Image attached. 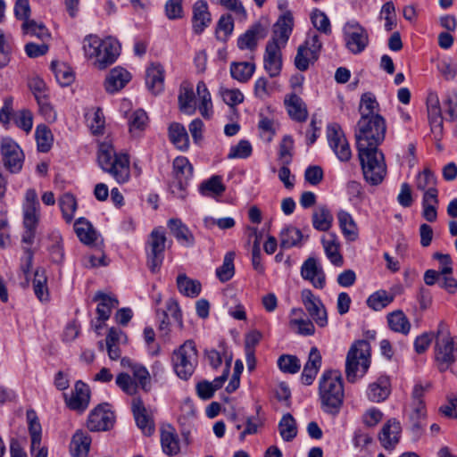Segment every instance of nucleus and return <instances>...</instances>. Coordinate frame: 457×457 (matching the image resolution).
Instances as JSON below:
<instances>
[{
	"label": "nucleus",
	"mask_w": 457,
	"mask_h": 457,
	"mask_svg": "<svg viewBox=\"0 0 457 457\" xmlns=\"http://www.w3.org/2000/svg\"><path fill=\"white\" fill-rule=\"evenodd\" d=\"M97 162L103 171L110 174L119 184L127 183L130 179L129 157L124 153H116L110 141L98 145Z\"/></svg>",
	"instance_id": "f257e3e1"
},
{
	"label": "nucleus",
	"mask_w": 457,
	"mask_h": 457,
	"mask_svg": "<svg viewBox=\"0 0 457 457\" xmlns=\"http://www.w3.org/2000/svg\"><path fill=\"white\" fill-rule=\"evenodd\" d=\"M319 395L324 412L337 415L344 401L342 376L338 370L325 371L319 382Z\"/></svg>",
	"instance_id": "f03ea898"
},
{
	"label": "nucleus",
	"mask_w": 457,
	"mask_h": 457,
	"mask_svg": "<svg viewBox=\"0 0 457 457\" xmlns=\"http://www.w3.org/2000/svg\"><path fill=\"white\" fill-rule=\"evenodd\" d=\"M83 49L87 58L94 59L96 68L104 70L116 61L120 46L112 37L101 40L97 36L88 35L84 39Z\"/></svg>",
	"instance_id": "7ed1b4c3"
},
{
	"label": "nucleus",
	"mask_w": 457,
	"mask_h": 457,
	"mask_svg": "<svg viewBox=\"0 0 457 457\" xmlns=\"http://www.w3.org/2000/svg\"><path fill=\"white\" fill-rule=\"evenodd\" d=\"M378 146H357L363 177L372 186L379 185L386 174L385 156Z\"/></svg>",
	"instance_id": "20e7f679"
},
{
	"label": "nucleus",
	"mask_w": 457,
	"mask_h": 457,
	"mask_svg": "<svg viewBox=\"0 0 457 457\" xmlns=\"http://www.w3.org/2000/svg\"><path fill=\"white\" fill-rule=\"evenodd\" d=\"M386 120L382 116L363 114L357 122L355 139L357 146L380 145L385 140Z\"/></svg>",
	"instance_id": "39448f33"
},
{
	"label": "nucleus",
	"mask_w": 457,
	"mask_h": 457,
	"mask_svg": "<svg viewBox=\"0 0 457 457\" xmlns=\"http://www.w3.org/2000/svg\"><path fill=\"white\" fill-rule=\"evenodd\" d=\"M370 364V345L366 340H357L350 347L345 360V375L350 383L365 375Z\"/></svg>",
	"instance_id": "423d86ee"
},
{
	"label": "nucleus",
	"mask_w": 457,
	"mask_h": 457,
	"mask_svg": "<svg viewBox=\"0 0 457 457\" xmlns=\"http://www.w3.org/2000/svg\"><path fill=\"white\" fill-rule=\"evenodd\" d=\"M457 344L444 324L437 328L435 344V361L440 372H445L455 361Z\"/></svg>",
	"instance_id": "0eeeda50"
},
{
	"label": "nucleus",
	"mask_w": 457,
	"mask_h": 457,
	"mask_svg": "<svg viewBox=\"0 0 457 457\" xmlns=\"http://www.w3.org/2000/svg\"><path fill=\"white\" fill-rule=\"evenodd\" d=\"M198 363L197 350L192 340L186 341L172 354V365L175 373L181 379H188Z\"/></svg>",
	"instance_id": "6e6552de"
},
{
	"label": "nucleus",
	"mask_w": 457,
	"mask_h": 457,
	"mask_svg": "<svg viewBox=\"0 0 457 457\" xmlns=\"http://www.w3.org/2000/svg\"><path fill=\"white\" fill-rule=\"evenodd\" d=\"M193 177V166L188 159L179 156L173 161V179L170 185L171 193L180 199L187 196V187Z\"/></svg>",
	"instance_id": "1a4fd4ad"
},
{
	"label": "nucleus",
	"mask_w": 457,
	"mask_h": 457,
	"mask_svg": "<svg viewBox=\"0 0 457 457\" xmlns=\"http://www.w3.org/2000/svg\"><path fill=\"white\" fill-rule=\"evenodd\" d=\"M322 44L317 34H309L304 43L299 46L295 57V65L301 71L308 70L310 63L318 60Z\"/></svg>",
	"instance_id": "9d476101"
},
{
	"label": "nucleus",
	"mask_w": 457,
	"mask_h": 457,
	"mask_svg": "<svg viewBox=\"0 0 457 457\" xmlns=\"http://www.w3.org/2000/svg\"><path fill=\"white\" fill-rule=\"evenodd\" d=\"M0 153L4 166L11 173H19L23 166L24 154L20 145L11 137H3L0 141Z\"/></svg>",
	"instance_id": "9b49d317"
},
{
	"label": "nucleus",
	"mask_w": 457,
	"mask_h": 457,
	"mask_svg": "<svg viewBox=\"0 0 457 457\" xmlns=\"http://www.w3.org/2000/svg\"><path fill=\"white\" fill-rule=\"evenodd\" d=\"M343 33L345 46L353 54L362 53L369 45L367 30L356 21L346 22Z\"/></svg>",
	"instance_id": "f8f14e48"
},
{
	"label": "nucleus",
	"mask_w": 457,
	"mask_h": 457,
	"mask_svg": "<svg viewBox=\"0 0 457 457\" xmlns=\"http://www.w3.org/2000/svg\"><path fill=\"white\" fill-rule=\"evenodd\" d=\"M166 244V236L162 228H154L147 242L149 251L147 252V264L150 270L155 273L159 270L163 259Z\"/></svg>",
	"instance_id": "ddd939ff"
},
{
	"label": "nucleus",
	"mask_w": 457,
	"mask_h": 457,
	"mask_svg": "<svg viewBox=\"0 0 457 457\" xmlns=\"http://www.w3.org/2000/svg\"><path fill=\"white\" fill-rule=\"evenodd\" d=\"M327 137L328 144L337 157L341 162H347L352 157V152L345 136L337 124H331L328 127Z\"/></svg>",
	"instance_id": "4468645a"
},
{
	"label": "nucleus",
	"mask_w": 457,
	"mask_h": 457,
	"mask_svg": "<svg viewBox=\"0 0 457 457\" xmlns=\"http://www.w3.org/2000/svg\"><path fill=\"white\" fill-rule=\"evenodd\" d=\"M302 300L306 311L315 323L320 328L326 327L328 325V313L320 297L315 296L310 289H303L302 291Z\"/></svg>",
	"instance_id": "2eb2a0df"
},
{
	"label": "nucleus",
	"mask_w": 457,
	"mask_h": 457,
	"mask_svg": "<svg viewBox=\"0 0 457 457\" xmlns=\"http://www.w3.org/2000/svg\"><path fill=\"white\" fill-rule=\"evenodd\" d=\"M131 411L137 428L145 436H151L155 430L153 411L147 410L140 397H134Z\"/></svg>",
	"instance_id": "dca6fc26"
},
{
	"label": "nucleus",
	"mask_w": 457,
	"mask_h": 457,
	"mask_svg": "<svg viewBox=\"0 0 457 457\" xmlns=\"http://www.w3.org/2000/svg\"><path fill=\"white\" fill-rule=\"evenodd\" d=\"M114 423V414L108 404H99L89 413L87 426L90 431H105Z\"/></svg>",
	"instance_id": "f3484780"
},
{
	"label": "nucleus",
	"mask_w": 457,
	"mask_h": 457,
	"mask_svg": "<svg viewBox=\"0 0 457 457\" xmlns=\"http://www.w3.org/2000/svg\"><path fill=\"white\" fill-rule=\"evenodd\" d=\"M428 119L436 139L443 135V116L439 98L436 93L429 92L427 96Z\"/></svg>",
	"instance_id": "a211bd4d"
},
{
	"label": "nucleus",
	"mask_w": 457,
	"mask_h": 457,
	"mask_svg": "<svg viewBox=\"0 0 457 457\" xmlns=\"http://www.w3.org/2000/svg\"><path fill=\"white\" fill-rule=\"evenodd\" d=\"M301 276L308 280L318 289H322L326 285V275L322 267L314 257H309L301 267Z\"/></svg>",
	"instance_id": "6ab92c4d"
},
{
	"label": "nucleus",
	"mask_w": 457,
	"mask_h": 457,
	"mask_svg": "<svg viewBox=\"0 0 457 457\" xmlns=\"http://www.w3.org/2000/svg\"><path fill=\"white\" fill-rule=\"evenodd\" d=\"M282 48L283 47L278 46L274 42H267L263 55V66L271 78L278 76L281 72Z\"/></svg>",
	"instance_id": "aec40b11"
},
{
	"label": "nucleus",
	"mask_w": 457,
	"mask_h": 457,
	"mask_svg": "<svg viewBox=\"0 0 457 457\" xmlns=\"http://www.w3.org/2000/svg\"><path fill=\"white\" fill-rule=\"evenodd\" d=\"M268 33V26L262 22H256L252 25L237 39V46L241 50L248 49L253 51L258 41L263 39Z\"/></svg>",
	"instance_id": "412c9836"
},
{
	"label": "nucleus",
	"mask_w": 457,
	"mask_h": 457,
	"mask_svg": "<svg viewBox=\"0 0 457 457\" xmlns=\"http://www.w3.org/2000/svg\"><path fill=\"white\" fill-rule=\"evenodd\" d=\"M402 432L400 422L396 419L388 420L378 434V440L381 445L386 450L395 449L399 443Z\"/></svg>",
	"instance_id": "4be33fe9"
},
{
	"label": "nucleus",
	"mask_w": 457,
	"mask_h": 457,
	"mask_svg": "<svg viewBox=\"0 0 457 457\" xmlns=\"http://www.w3.org/2000/svg\"><path fill=\"white\" fill-rule=\"evenodd\" d=\"M93 301L97 303L96 314L97 320L104 323L111 317L113 309L119 305V301L115 295L96 292L93 297Z\"/></svg>",
	"instance_id": "5701e85b"
},
{
	"label": "nucleus",
	"mask_w": 457,
	"mask_h": 457,
	"mask_svg": "<svg viewBox=\"0 0 457 457\" xmlns=\"http://www.w3.org/2000/svg\"><path fill=\"white\" fill-rule=\"evenodd\" d=\"M293 30V18L290 14L281 16L274 25L273 35L268 42H274L285 47Z\"/></svg>",
	"instance_id": "b1692460"
},
{
	"label": "nucleus",
	"mask_w": 457,
	"mask_h": 457,
	"mask_svg": "<svg viewBox=\"0 0 457 457\" xmlns=\"http://www.w3.org/2000/svg\"><path fill=\"white\" fill-rule=\"evenodd\" d=\"M131 79L130 73L122 67L117 66L110 71L104 81V88L113 94L122 89Z\"/></svg>",
	"instance_id": "393cba45"
},
{
	"label": "nucleus",
	"mask_w": 457,
	"mask_h": 457,
	"mask_svg": "<svg viewBox=\"0 0 457 457\" xmlns=\"http://www.w3.org/2000/svg\"><path fill=\"white\" fill-rule=\"evenodd\" d=\"M89 399L90 391L88 386L79 380L76 382L74 391L66 403L70 409L84 411L88 406Z\"/></svg>",
	"instance_id": "a878e982"
},
{
	"label": "nucleus",
	"mask_w": 457,
	"mask_h": 457,
	"mask_svg": "<svg viewBox=\"0 0 457 457\" xmlns=\"http://www.w3.org/2000/svg\"><path fill=\"white\" fill-rule=\"evenodd\" d=\"M284 104L290 118L297 122H304L308 118L305 103L296 94L286 96Z\"/></svg>",
	"instance_id": "bb28decb"
},
{
	"label": "nucleus",
	"mask_w": 457,
	"mask_h": 457,
	"mask_svg": "<svg viewBox=\"0 0 457 457\" xmlns=\"http://www.w3.org/2000/svg\"><path fill=\"white\" fill-rule=\"evenodd\" d=\"M211 14L205 1L198 0L193 6V30L195 34H201L211 23Z\"/></svg>",
	"instance_id": "cd10ccee"
},
{
	"label": "nucleus",
	"mask_w": 457,
	"mask_h": 457,
	"mask_svg": "<svg viewBox=\"0 0 457 457\" xmlns=\"http://www.w3.org/2000/svg\"><path fill=\"white\" fill-rule=\"evenodd\" d=\"M321 243L326 256L330 261V262L337 267H341L344 263V259L339 251L340 243L336 234L328 233L322 236Z\"/></svg>",
	"instance_id": "c85d7f7f"
},
{
	"label": "nucleus",
	"mask_w": 457,
	"mask_h": 457,
	"mask_svg": "<svg viewBox=\"0 0 457 457\" xmlns=\"http://www.w3.org/2000/svg\"><path fill=\"white\" fill-rule=\"evenodd\" d=\"M391 393L390 380L386 376L379 377L375 382L369 385L367 397L374 403L385 401Z\"/></svg>",
	"instance_id": "c756f323"
},
{
	"label": "nucleus",
	"mask_w": 457,
	"mask_h": 457,
	"mask_svg": "<svg viewBox=\"0 0 457 457\" xmlns=\"http://www.w3.org/2000/svg\"><path fill=\"white\" fill-rule=\"evenodd\" d=\"M145 84L154 95L163 89L164 69L160 63H152L146 70Z\"/></svg>",
	"instance_id": "7c9ffc66"
},
{
	"label": "nucleus",
	"mask_w": 457,
	"mask_h": 457,
	"mask_svg": "<svg viewBox=\"0 0 457 457\" xmlns=\"http://www.w3.org/2000/svg\"><path fill=\"white\" fill-rule=\"evenodd\" d=\"M91 441V437L87 432L77 430L72 436L70 445L71 457H87Z\"/></svg>",
	"instance_id": "2f4dec72"
},
{
	"label": "nucleus",
	"mask_w": 457,
	"mask_h": 457,
	"mask_svg": "<svg viewBox=\"0 0 457 457\" xmlns=\"http://www.w3.org/2000/svg\"><path fill=\"white\" fill-rule=\"evenodd\" d=\"M161 444L163 453L169 456L177 455L179 453V440L174 428L170 425L162 428Z\"/></svg>",
	"instance_id": "473e14b6"
},
{
	"label": "nucleus",
	"mask_w": 457,
	"mask_h": 457,
	"mask_svg": "<svg viewBox=\"0 0 457 457\" xmlns=\"http://www.w3.org/2000/svg\"><path fill=\"white\" fill-rule=\"evenodd\" d=\"M307 239L308 236L304 237L299 228L291 225L284 228L279 234L280 246L284 249L300 247Z\"/></svg>",
	"instance_id": "72a5a7b5"
},
{
	"label": "nucleus",
	"mask_w": 457,
	"mask_h": 457,
	"mask_svg": "<svg viewBox=\"0 0 457 457\" xmlns=\"http://www.w3.org/2000/svg\"><path fill=\"white\" fill-rule=\"evenodd\" d=\"M121 364L123 366L128 365L130 368L132 375L137 380V384L144 391H149L151 386V376L147 369L139 363H133L129 359H122Z\"/></svg>",
	"instance_id": "f704fd0d"
},
{
	"label": "nucleus",
	"mask_w": 457,
	"mask_h": 457,
	"mask_svg": "<svg viewBox=\"0 0 457 457\" xmlns=\"http://www.w3.org/2000/svg\"><path fill=\"white\" fill-rule=\"evenodd\" d=\"M168 227L171 234L183 245L191 246L194 244V236L189 228L179 219H170Z\"/></svg>",
	"instance_id": "c9c22d12"
},
{
	"label": "nucleus",
	"mask_w": 457,
	"mask_h": 457,
	"mask_svg": "<svg viewBox=\"0 0 457 457\" xmlns=\"http://www.w3.org/2000/svg\"><path fill=\"white\" fill-rule=\"evenodd\" d=\"M386 319L391 330L403 335L409 334L411 325L403 311L392 312L387 314Z\"/></svg>",
	"instance_id": "e433bc0d"
},
{
	"label": "nucleus",
	"mask_w": 457,
	"mask_h": 457,
	"mask_svg": "<svg viewBox=\"0 0 457 457\" xmlns=\"http://www.w3.org/2000/svg\"><path fill=\"white\" fill-rule=\"evenodd\" d=\"M74 230L79 239L85 245H91L96 239V232L85 218H79L74 223Z\"/></svg>",
	"instance_id": "4c0bfd02"
},
{
	"label": "nucleus",
	"mask_w": 457,
	"mask_h": 457,
	"mask_svg": "<svg viewBox=\"0 0 457 457\" xmlns=\"http://www.w3.org/2000/svg\"><path fill=\"white\" fill-rule=\"evenodd\" d=\"M169 137L176 147L184 151L189 146V137L185 127L178 122H173L169 127Z\"/></svg>",
	"instance_id": "58836bf2"
},
{
	"label": "nucleus",
	"mask_w": 457,
	"mask_h": 457,
	"mask_svg": "<svg viewBox=\"0 0 457 457\" xmlns=\"http://www.w3.org/2000/svg\"><path fill=\"white\" fill-rule=\"evenodd\" d=\"M312 226L319 231H328L333 222V215L324 205L319 206L312 213Z\"/></svg>",
	"instance_id": "ea45409f"
},
{
	"label": "nucleus",
	"mask_w": 457,
	"mask_h": 457,
	"mask_svg": "<svg viewBox=\"0 0 457 457\" xmlns=\"http://www.w3.org/2000/svg\"><path fill=\"white\" fill-rule=\"evenodd\" d=\"M179 104L180 110L189 115L195 112V93L188 84H182L179 88Z\"/></svg>",
	"instance_id": "a19ab883"
},
{
	"label": "nucleus",
	"mask_w": 457,
	"mask_h": 457,
	"mask_svg": "<svg viewBox=\"0 0 457 457\" xmlns=\"http://www.w3.org/2000/svg\"><path fill=\"white\" fill-rule=\"evenodd\" d=\"M255 71V64L250 62H232L230 64L231 77L242 83L247 82Z\"/></svg>",
	"instance_id": "79ce46f5"
},
{
	"label": "nucleus",
	"mask_w": 457,
	"mask_h": 457,
	"mask_svg": "<svg viewBox=\"0 0 457 457\" xmlns=\"http://www.w3.org/2000/svg\"><path fill=\"white\" fill-rule=\"evenodd\" d=\"M21 29L24 35L36 37L41 41H47L51 37V34L43 22H37L34 20H27L23 21Z\"/></svg>",
	"instance_id": "37998d69"
},
{
	"label": "nucleus",
	"mask_w": 457,
	"mask_h": 457,
	"mask_svg": "<svg viewBox=\"0 0 457 457\" xmlns=\"http://www.w3.org/2000/svg\"><path fill=\"white\" fill-rule=\"evenodd\" d=\"M177 286L182 295L192 298L199 295L202 287L198 280L191 279L186 274L178 276Z\"/></svg>",
	"instance_id": "c03bdc74"
},
{
	"label": "nucleus",
	"mask_w": 457,
	"mask_h": 457,
	"mask_svg": "<svg viewBox=\"0 0 457 457\" xmlns=\"http://www.w3.org/2000/svg\"><path fill=\"white\" fill-rule=\"evenodd\" d=\"M225 189L222 179L218 175H213L209 179L203 181L199 187L201 195L204 196L220 195Z\"/></svg>",
	"instance_id": "a18cd8bd"
},
{
	"label": "nucleus",
	"mask_w": 457,
	"mask_h": 457,
	"mask_svg": "<svg viewBox=\"0 0 457 457\" xmlns=\"http://www.w3.org/2000/svg\"><path fill=\"white\" fill-rule=\"evenodd\" d=\"M35 137L37 150L39 152L47 153L51 149L54 142V136L46 125L40 124L37 126L35 130Z\"/></svg>",
	"instance_id": "49530a36"
},
{
	"label": "nucleus",
	"mask_w": 457,
	"mask_h": 457,
	"mask_svg": "<svg viewBox=\"0 0 457 457\" xmlns=\"http://www.w3.org/2000/svg\"><path fill=\"white\" fill-rule=\"evenodd\" d=\"M278 430L282 439L286 442H290L296 436V422L290 413L283 415L278 423Z\"/></svg>",
	"instance_id": "de8ad7c7"
},
{
	"label": "nucleus",
	"mask_w": 457,
	"mask_h": 457,
	"mask_svg": "<svg viewBox=\"0 0 457 457\" xmlns=\"http://www.w3.org/2000/svg\"><path fill=\"white\" fill-rule=\"evenodd\" d=\"M337 219L345 237L350 240H354L357 237V226L352 215L345 211H340L337 213Z\"/></svg>",
	"instance_id": "09e8293b"
},
{
	"label": "nucleus",
	"mask_w": 457,
	"mask_h": 457,
	"mask_svg": "<svg viewBox=\"0 0 457 457\" xmlns=\"http://www.w3.org/2000/svg\"><path fill=\"white\" fill-rule=\"evenodd\" d=\"M411 430L412 434L419 437L426 426V409L425 405L413 407V411L410 415Z\"/></svg>",
	"instance_id": "8fccbe9b"
},
{
	"label": "nucleus",
	"mask_w": 457,
	"mask_h": 457,
	"mask_svg": "<svg viewBox=\"0 0 457 457\" xmlns=\"http://www.w3.org/2000/svg\"><path fill=\"white\" fill-rule=\"evenodd\" d=\"M395 299L393 294L385 290H378L370 295L367 299V305L374 311H381L389 305Z\"/></svg>",
	"instance_id": "3c124183"
},
{
	"label": "nucleus",
	"mask_w": 457,
	"mask_h": 457,
	"mask_svg": "<svg viewBox=\"0 0 457 457\" xmlns=\"http://www.w3.org/2000/svg\"><path fill=\"white\" fill-rule=\"evenodd\" d=\"M148 117L146 112L138 109L135 111L129 120V132L133 137L140 136L141 132L145 130L147 125Z\"/></svg>",
	"instance_id": "603ef678"
},
{
	"label": "nucleus",
	"mask_w": 457,
	"mask_h": 457,
	"mask_svg": "<svg viewBox=\"0 0 457 457\" xmlns=\"http://www.w3.org/2000/svg\"><path fill=\"white\" fill-rule=\"evenodd\" d=\"M38 222L39 218L23 216L24 231L21 235V243L25 245L24 246L30 248V246L33 245Z\"/></svg>",
	"instance_id": "864d4df0"
},
{
	"label": "nucleus",
	"mask_w": 457,
	"mask_h": 457,
	"mask_svg": "<svg viewBox=\"0 0 457 457\" xmlns=\"http://www.w3.org/2000/svg\"><path fill=\"white\" fill-rule=\"evenodd\" d=\"M59 206L63 219L70 223L77 210V201L72 194L65 193L59 198Z\"/></svg>",
	"instance_id": "5fc2aeb1"
},
{
	"label": "nucleus",
	"mask_w": 457,
	"mask_h": 457,
	"mask_svg": "<svg viewBox=\"0 0 457 457\" xmlns=\"http://www.w3.org/2000/svg\"><path fill=\"white\" fill-rule=\"evenodd\" d=\"M235 253L228 252L223 259V263L216 270V275L221 282L228 281L235 273Z\"/></svg>",
	"instance_id": "6e6d98bb"
},
{
	"label": "nucleus",
	"mask_w": 457,
	"mask_h": 457,
	"mask_svg": "<svg viewBox=\"0 0 457 457\" xmlns=\"http://www.w3.org/2000/svg\"><path fill=\"white\" fill-rule=\"evenodd\" d=\"M51 66L55 79L61 86H69L73 82L74 74L69 66L64 63H58L55 62H53Z\"/></svg>",
	"instance_id": "4d7b16f0"
},
{
	"label": "nucleus",
	"mask_w": 457,
	"mask_h": 457,
	"mask_svg": "<svg viewBox=\"0 0 457 457\" xmlns=\"http://www.w3.org/2000/svg\"><path fill=\"white\" fill-rule=\"evenodd\" d=\"M47 278L46 276L45 270L37 269L33 279V288L36 296L41 301L47 300L48 291L46 287Z\"/></svg>",
	"instance_id": "13d9d810"
},
{
	"label": "nucleus",
	"mask_w": 457,
	"mask_h": 457,
	"mask_svg": "<svg viewBox=\"0 0 457 457\" xmlns=\"http://www.w3.org/2000/svg\"><path fill=\"white\" fill-rule=\"evenodd\" d=\"M437 185V179L434 172L429 168H425L421 172L416 176V187L420 191H426L436 188Z\"/></svg>",
	"instance_id": "bf43d9fd"
},
{
	"label": "nucleus",
	"mask_w": 457,
	"mask_h": 457,
	"mask_svg": "<svg viewBox=\"0 0 457 457\" xmlns=\"http://www.w3.org/2000/svg\"><path fill=\"white\" fill-rule=\"evenodd\" d=\"M378 103L377 102L376 97L372 93H364L361 97L359 107L361 116L363 114H366L369 118L370 116H381L376 112L378 110Z\"/></svg>",
	"instance_id": "052dcab7"
},
{
	"label": "nucleus",
	"mask_w": 457,
	"mask_h": 457,
	"mask_svg": "<svg viewBox=\"0 0 457 457\" xmlns=\"http://www.w3.org/2000/svg\"><path fill=\"white\" fill-rule=\"evenodd\" d=\"M24 217L39 218V203L37 195L34 189H28L25 194V203L23 204Z\"/></svg>",
	"instance_id": "680f3d73"
},
{
	"label": "nucleus",
	"mask_w": 457,
	"mask_h": 457,
	"mask_svg": "<svg viewBox=\"0 0 457 457\" xmlns=\"http://www.w3.org/2000/svg\"><path fill=\"white\" fill-rule=\"evenodd\" d=\"M278 365L281 371L289 374H295L301 369L300 360L290 354L281 355L278 360Z\"/></svg>",
	"instance_id": "e2e57ef3"
},
{
	"label": "nucleus",
	"mask_w": 457,
	"mask_h": 457,
	"mask_svg": "<svg viewBox=\"0 0 457 457\" xmlns=\"http://www.w3.org/2000/svg\"><path fill=\"white\" fill-rule=\"evenodd\" d=\"M311 20L313 26L324 34L331 33V25L328 17L320 10H314L311 15Z\"/></svg>",
	"instance_id": "0e129e2a"
},
{
	"label": "nucleus",
	"mask_w": 457,
	"mask_h": 457,
	"mask_svg": "<svg viewBox=\"0 0 457 457\" xmlns=\"http://www.w3.org/2000/svg\"><path fill=\"white\" fill-rule=\"evenodd\" d=\"M294 140L290 136H285L279 145L278 158L281 164H290L292 162V151Z\"/></svg>",
	"instance_id": "69168bd1"
},
{
	"label": "nucleus",
	"mask_w": 457,
	"mask_h": 457,
	"mask_svg": "<svg viewBox=\"0 0 457 457\" xmlns=\"http://www.w3.org/2000/svg\"><path fill=\"white\" fill-rule=\"evenodd\" d=\"M252 145L247 140H240L237 145L230 147L228 158L245 159L252 154Z\"/></svg>",
	"instance_id": "338daca9"
},
{
	"label": "nucleus",
	"mask_w": 457,
	"mask_h": 457,
	"mask_svg": "<svg viewBox=\"0 0 457 457\" xmlns=\"http://www.w3.org/2000/svg\"><path fill=\"white\" fill-rule=\"evenodd\" d=\"M14 123L26 133L30 132L33 126V116L27 109L21 110L14 114Z\"/></svg>",
	"instance_id": "774afa93"
}]
</instances>
